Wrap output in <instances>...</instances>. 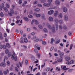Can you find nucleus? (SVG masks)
<instances>
[{
	"instance_id": "47",
	"label": "nucleus",
	"mask_w": 75,
	"mask_h": 75,
	"mask_svg": "<svg viewBox=\"0 0 75 75\" xmlns=\"http://www.w3.org/2000/svg\"><path fill=\"white\" fill-rule=\"evenodd\" d=\"M40 1L41 2V3H45L46 2V1L45 0H40Z\"/></svg>"
},
{
	"instance_id": "48",
	"label": "nucleus",
	"mask_w": 75,
	"mask_h": 75,
	"mask_svg": "<svg viewBox=\"0 0 75 75\" xmlns=\"http://www.w3.org/2000/svg\"><path fill=\"white\" fill-rule=\"evenodd\" d=\"M2 8L3 9L4 8V4L3 3H2Z\"/></svg>"
},
{
	"instance_id": "22",
	"label": "nucleus",
	"mask_w": 75,
	"mask_h": 75,
	"mask_svg": "<svg viewBox=\"0 0 75 75\" xmlns=\"http://www.w3.org/2000/svg\"><path fill=\"white\" fill-rule=\"evenodd\" d=\"M24 41L25 43H27L28 42V40H27V38H24Z\"/></svg>"
},
{
	"instance_id": "44",
	"label": "nucleus",
	"mask_w": 75,
	"mask_h": 75,
	"mask_svg": "<svg viewBox=\"0 0 75 75\" xmlns=\"http://www.w3.org/2000/svg\"><path fill=\"white\" fill-rule=\"evenodd\" d=\"M8 59L7 57L6 56L5 57L4 60V62H5V59Z\"/></svg>"
},
{
	"instance_id": "9",
	"label": "nucleus",
	"mask_w": 75,
	"mask_h": 75,
	"mask_svg": "<svg viewBox=\"0 0 75 75\" xmlns=\"http://www.w3.org/2000/svg\"><path fill=\"white\" fill-rule=\"evenodd\" d=\"M55 4L57 6H59L60 4V2L59 1L57 0L55 1Z\"/></svg>"
},
{
	"instance_id": "27",
	"label": "nucleus",
	"mask_w": 75,
	"mask_h": 75,
	"mask_svg": "<svg viewBox=\"0 0 75 75\" xmlns=\"http://www.w3.org/2000/svg\"><path fill=\"white\" fill-rule=\"evenodd\" d=\"M11 55V52H9L8 53V57H10Z\"/></svg>"
},
{
	"instance_id": "39",
	"label": "nucleus",
	"mask_w": 75,
	"mask_h": 75,
	"mask_svg": "<svg viewBox=\"0 0 75 75\" xmlns=\"http://www.w3.org/2000/svg\"><path fill=\"white\" fill-rule=\"evenodd\" d=\"M51 44H52L53 42H54V39L52 38L51 39Z\"/></svg>"
},
{
	"instance_id": "50",
	"label": "nucleus",
	"mask_w": 75,
	"mask_h": 75,
	"mask_svg": "<svg viewBox=\"0 0 75 75\" xmlns=\"http://www.w3.org/2000/svg\"><path fill=\"white\" fill-rule=\"evenodd\" d=\"M50 68L49 67H47L46 69V71H47V72H48V71H50Z\"/></svg>"
},
{
	"instance_id": "1",
	"label": "nucleus",
	"mask_w": 75,
	"mask_h": 75,
	"mask_svg": "<svg viewBox=\"0 0 75 75\" xmlns=\"http://www.w3.org/2000/svg\"><path fill=\"white\" fill-rule=\"evenodd\" d=\"M54 21L55 23L57 24H54L53 25V27L51 28V25H50V24L47 23V27H48L49 29L51 30V29L52 32H54L55 31V29L56 27V30H58V23H59V20L58 18H55L54 20Z\"/></svg>"
},
{
	"instance_id": "3",
	"label": "nucleus",
	"mask_w": 75,
	"mask_h": 75,
	"mask_svg": "<svg viewBox=\"0 0 75 75\" xmlns=\"http://www.w3.org/2000/svg\"><path fill=\"white\" fill-rule=\"evenodd\" d=\"M48 15H52L54 14V10H51L48 11L47 13Z\"/></svg>"
},
{
	"instance_id": "8",
	"label": "nucleus",
	"mask_w": 75,
	"mask_h": 75,
	"mask_svg": "<svg viewBox=\"0 0 75 75\" xmlns=\"http://www.w3.org/2000/svg\"><path fill=\"white\" fill-rule=\"evenodd\" d=\"M11 58L13 60H14V59L15 61H17V56H15V57L14 56V55H12Z\"/></svg>"
},
{
	"instance_id": "49",
	"label": "nucleus",
	"mask_w": 75,
	"mask_h": 75,
	"mask_svg": "<svg viewBox=\"0 0 75 75\" xmlns=\"http://www.w3.org/2000/svg\"><path fill=\"white\" fill-rule=\"evenodd\" d=\"M23 34V30H21L20 32V34L21 35H22V34Z\"/></svg>"
},
{
	"instance_id": "58",
	"label": "nucleus",
	"mask_w": 75,
	"mask_h": 75,
	"mask_svg": "<svg viewBox=\"0 0 75 75\" xmlns=\"http://www.w3.org/2000/svg\"><path fill=\"white\" fill-rule=\"evenodd\" d=\"M54 46H52L51 48L50 49V51H52V50L54 49Z\"/></svg>"
},
{
	"instance_id": "52",
	"label": "nucleus",
	"mask_w": 75,
	"mask_h": 75,
	"mask_svg": "<svg viewBox=\"0 0 75 75\" xmlns=\"http://www.w3.org/2000/svg\"><path fill=\"white\" fill-rule=\"evenodd\" d=\"M7 48V46L6 45H4L3 48L4 49H6V48Z\"/></svg>"
},
{
	"instance_id": "62",
	"label": "nucleus",
	"mask_w": 75,
	"mask_h": 75,
	"mask_svg": "<svg viewBox=\"0 0 75 75\" xmlns=\"http://www.w3.org/2000/svg\"><path fill=\"white\" fill-rule=\"evenodd\" d=\"M54 55L55 57H58V54L57 53H54Z\"/></svg>"
},
{
	"instance_id": "6",
	"label": "nucleus",
	"mask_w": 75,
	"mask_h": 75,
	"mask_svg": "<svg viewBox=\"0 0 75 75\" xmlns=\"http://www.w3.org/2000/svg\"><path fill=\"white\" fill-rule=\"evenodd\" d=\"M62 10H63L64 13H67V8L66 7H63L62 8Z\"/></svg>"
},
{
	"instance_id": "2",
	"label": "nucleus",
	"mask_w": 75,
	"mask_h": 75,
	"mask_svg": "<svg viewBox=\"0 0 75 75\" xmlns=\"http://www.w3.org/2000/svg\"><path fill=\"white\" fill-rule=\"evenodd\" d=\"M10 12H8V14L10 16H13V14H14V10H13V9L11 8L10 9Z\"/></svg>"
},
{
	"instance_id": "30",
	"label": "nucleus",
	"mask_w": 75,
	"mask_h": 75,
	"mask_svg": "<svg viewBox=\"0 0 75 75\" xmlns=\"http://www.w3.org/2000/svg\"><path fill=\"white\" fill-rule=\"evenodd\" d=\"M38 26L40 29H42V25H39Z\"/></svg>"
},
{
	"instance_id": "7",
	"label": "nucleus",
	"mask_w": 75,
	"mask_h": 75,
	"mask_svg": "<svg viewBox=\"0 0 75 75\" xmlns=\"http://www.w3.org/2000/svg\"><path fill=\"white\" fill-rule=\"evenodd\" d=\"M59 14V12H58V11H56L54 13V17H57Z\"/></svg>"
},
{
	"instance_id": "36",
	"label": "nucleus",
	"mask_w": 75,
	"mask_h": 75,
	"mask_svg": "<svg viewBox=\"0 0 75 75\" xmlns=\"http://www.w3.org/2000/svg\"><path fill=\"white\" fill-rule=\"evenodd\" d=\"M25 64L26 65H27L28 64V60H25Z\"/></svg>"
},
{
	"instance_id": "19",
	"label": "nucleus",
	"mask_w": 75,
	"mask_h": 75,
	"mask_svg": "<svg viewBox=\"0 0 75 75\" xmlns=\"http://www.w3.org/2000/svg\"><path fill=\"white\" fill-rule=\"evenodd\" d=\"M59 55L60 56L62 57L64 55V53L63 52H60L59 53Z\"/></svg>"
},
{
	"instance_id": "4",
	"label": "nucleus",
	"mask_w": 75,
	"mask_h": 75,
	"mask_svg": "<svg viewBox=\"0 0 75 75\" xmlns=\"http://www.w3.org/2000/svg\"><path fill=\"white\" fill-rule=\"evenodd\" d=\"M65 59L66 61H68L71 59V57L69 56H66L65 57Z\"/></svg>"
},
{
	"instance_id": "11",
	"label": "nucleus",
	"mask_w": 75,
	"mask_h": 75,
	"mask_svg": "<svg viewBox=\"0 0 75 75\" xmlns=\"http://www.w3.org/2000/svg\"><path fill=\"white\" fill-rule=\"evenodd\" d=\"M34 16H35L36 17H41V14H37L36 13H34Z\"/></svg>"
},
{
	"instance_id": "63",
	"label": "nucleus",
	"mask_w": 75,
	"mask_h": 75,
	"mask_svg": "<svg viewBox=\"0 0 75 75\" xmlns=\"http://www.w3.org/2000/svg\"><path fill=\"white\" fill-rule=\"evenodd\" d=\"M7 64L8 65H9L10 64V62H9V61H7Z\"/></svg>"
},
{
	"instance_id": "57",
	"label": "nucleus",
	"mask_w": 75,
	"mask_h": 75,
	"mask_svg": "<svg viewBox=\"0 0 75 75\" xmlns=\"http://www.w3.org/2000/svg\"><path fill=\"white\" fill-rule=\"evenodd\" d=\"M57 63H58V62L57 61H55V62H53L52 64H57Z\"/></svg>"
},
{
	"instance_id": "21",
	"label": "nucleus",
	"mask_w": 75,
	"mask_h": 75,
	"mask_svg": "<svg viewBox=\"0 0 75 75\" xmlns=\"http://www.w3.org/2000/svg\"><path fill=\"white\" fill-rule=\"evenodd\" d=\"M35 41L36 42H38V41H42V40H41L40 39H38V38H36L35 39Z\"/></svg>"
},
{
	"instance_id": "37",
	"label": "nucleus",
	"mask_w": 75,
	"mask_h": 75,
	"mask_svg": "<svg viewBox=\"0 0 75 75\" xmlns=\"http://www.w3.org/2000/svg\"><path fill=\"white\" fill-rule=\"evenodd\" d=\"M6 6L7 8H9V7H10V6H9V5H8V4H6Z\"/></svg>"
},
{
	"instance_id": "35",
	"label": "nucleus",
	"mask_w": 75,
	"mask_h": 75,
	"mask_svg": "<svg viewBox=\"0 0 75 75\" xmlns=\"http://www.w3.org/2000/svg\"><path fill=\"white\" fill-rule=\"evenodd\" d=\"M4 10L6 12H7L8 11V9H7V8L6 7L4 8Z\"/></svg>"
},
{
	"instance_id": "38",
	"label": "nucleus",
	"mask_w": 75,
	"mask_h": 75,
	"mask_svg": "<svg viewBox=\"0 0 75 75\" xmlns=\"http://www.w3.org/2000/svg\"><path fill=\"white\" fill-rule=\"evenodd\" d=\"M41 17L42 19H44V18H45V15L44 14H42Z\"/></svg>"
},
{
	"instance_id": "12",
	"label": "nucleus",
	"mask_w": 75,
	"mask_h": 75,
	"mask_svg": "<svg viewBox=\"0 0 75 75\" xmlns=\"http://www.w3.org/2000/svg\"><path fill=\"white\" fill-rule=\"evenodd\" d=\"M6 65L5 62H2L0 64V66L1 67H5Z\"/></svg>"
},
{
	"instance_id": "18",
	"label": "nucleus",
	"mask_w": 75,
	"mask_h": 75,
	"mask_svg": "<svg viewBox=\"0 0 75 75\" xmlns=\"http://www.w3.org/2000/svg\"><path fill=\"white\" fill-rule=\"evenodd\" d=\"M59 23L60 24H63V20L62 19L59 20Z\"/></svg>"
},
{
	"instance_id": "15",
	"label": "nucleus",
	"mask_w": 75,
	"mask_h": 75,
	"mask_svg": "<svg viewBox=\"0 0 75 75\" xmlns=\"http://www.w3.org/2000/svg\"><path fill=\"white\" fill-rule=\"evenodd\" d=\"M57 60L59 62H61L62 61V59L61 58H58L57 59Z\"/></svg>"
},
{
	"instance_id": "26",
	"label": "nucleus",
	"mask_w": 75,
	"mask_h": 75,
	"mask_svg": "<svg viewBox=\"0 0 75 75\" xmlns=\"http://www.w3.org/2000/svg\"><path fill=\"white\" fill-rule=\"evenodd\" d=\"M42 44H43L44 45H46V44H47V43L45 41H42Z\"/></svg>"
},
{
	"instance_id": "29",
	"label": "nucleus",
	"mask_w": 75,
	"mask_h": 75,
	"mask_svg": "<svg viewBox=\"0 0 75 75\" xmlns=\"http://www.w3.org/2000/svg\"><path fill=\"white\" fill-rule=\"evenodd\" d=\"M23 18L24 19V20H25V21H28V18H27V17H24Z\"/></svg>"
},
{
	"instance_id": "60",
	"label": "nucleus",
	"mask_w": 75,
	"mask_h": 75,
	"mask_svg": "<svg viewBox=\"0 0 75 75\" xmlns=\"http://www.w3.org/2000/svg\"><path fill=\"white\" fill-rule=\"evenodd\" d=\"M12 8H13V9H14V8H15V5H13L12 6Z\"/></svg>"
},
{
	"instance_id": "28",
	"label": "nucleus",
	"mask_w": 75,
	"mask_h": 75,
	"mask_svg": "<svg viewBox=\"0 0 75 75\" xmlns=\"http://www.w3.org/2000/svg\"><path fill=\"white\" fill-rule=\"evenodd\" d=\"M70 64H73L74 63V61L73 60H71L70 62Z\"/></svg>"
},
{
	"instance_id": "43",
	"label": "nucleus",
	"mask_w": 75,
	"mask_h": 75,
	"mask_svg": "<svg viewBox=\"0 0 75 75\" xmlns=\"http://www.w3.org/2000/svg\"><path fill=\"white\" fill-rule=\"evenodd\" d=\"M29 18H33V16L31 15H29L28 16Z\"/></svg>"
},
{
	"instance_id": "16",
	"label": "nucleus",
	"mask_w": 75,
	"mask_h": 75,
	"mask_svg": "<svg viewBox=\"0 0 75 75\" xmlns=\"http://www.w3.org/2000/svg\"><path fill=\"white\" fill-rule=\"evenodd\" d=\"M59 41L60 40L57 39H55L54 40V42H56V44H58L59 42Z\"/></svg>"
},
{
	"instance_id": "10",
	"label": "nucleus",
	"mask_w": 75,
	"mask_h": 75,
	"mask_svg": "<svg viewBox=\"0 0 75 75\" xmlns=\"http://www.w3.org/2000/svg\"><path fill=\"white\" fill-rule=\"evenodd\" d=\"M48 19L49 21H50V22L53 21V20H54L53 17H52V16L49 17Z\"/></svg>"
},
{
	"instance_id": "45",
	"label": "nucleus",
	"mask_w": 75,
	"mask_h": 75,
	"mask_svg": "<svg viewBox=\"0 0 75 75\" xmlns=\"http://www.w3.org/2000/svg\"><path fill=\"white\" fill-rule=\"evenodd\" d=\"M3 48V46L2 45H0V50Z\"/></svg>"
},
{
	"instance_id": "25",
	"label": "nucleus",
	"mask_w": 75,
	"mask_h": 75,
	"mask_svg": "<svg viewBox=\"0 0 75 75\" xmlns=\"http://www.w3.org/2000/svg\"><path fill=\"white\" fill-rule=\"evenodd\" d=\"M59 30H62V25H60L59 26Z\"/></svg>"
},
{
	"instance_id": "20",
	"label": "nucleus",
	"mask_w": 75,
	"mask_h": 75,
	"mask_svg": "<svg viewBox=\"0 0 75 75\" xmlns=\"http://www.w3.org/2000/svg\"><path fill=\"white\" fill-rule=\"evenodd\" d=\"M66 67H67V66H61V68H63V69L64 71H65V69H66Z\"/></svg>"
},
{
	"instance_id": "24",
	"label": "nucleus",
	"mask_w": 75,
	"mask_h": 75,
	"mask_svg": "<svg viewBox=\"0 0 75 75\" xmlns=\"http://www.w3.org/2000/svg\"><path fill=\"white\" fill-rule=\"evenodd\" d=\"M40 10V9L39 8H36L34 10V11H36V12H38Z\"/></svg>"
},
{
	"instance_id": "46",
	"label": "nucleus",
	"mask_w": 75,
	"mask_h": 75,
	"mask_svg": "<svg viewBox=\"0 0 75 75\" xmlns=\"http://www.w3.org/2000/svg\"><path fill=\"white\" fill-rule=\"evenodd\" d=\"M22 3V1L21 0H19V1L18 3L19 4H21Z\"/></svg>"
},
{
	"instance_id": "55",
	"label": "nucleus",
	"mask_w": 75,
	"mask_h": 75,
	"mask_svg": "<svg viewBox=\"0 0 75 75\" xmlns=\"http://www.w3.org/2000/svg\"><path fill=\"white\" fill-rule=\"evenodd\" d=\"M5 52L6 54H7L8 52V49L6 50L5 51Z\"/></svg>"
},
{
	"instance_id": "23",
	"label": "nucleus",
	"mask_w": 75,
	"mask_h": 75,
	"mask_svg": "<svg viewBox=\"0 0 75 75\" xmlns=\"http://www.w3.org/2000/svg\"><path fill=\"white\" fill-rule=\"evenodd\" d=\"M34 22H35V24H39V22L37 20H35Z\"/></svg>"
},
{
	"instance_id": "31",
	"label": "nucleus",
	"mask_w": 75,
	"mask_h": 75,
	"mask_svg": "<svg viewBox=\"0 0 75 75\" xmlns=\"http://www.w3.org/2000/svg\"><path fill=\"white\" fill-rule=\"evenodd\" d=\"M51 4V3H48L47 4V7H48L50 6V5Z\"/></svg>"
},
{
	"instance_id": "34",
	"label": "nucleus",
	"mask_w": 75,
	"mask_h": 75,
	"mask_svg": "<svg viewBox=\"0 0 75 75\" xmlns=\"http://www.w3.org/2000/svg\"><path fill=\"white\" fill-rule=\"evenodd\" d=\"M0 16L1 17H4V14L3 12H1L0 13Z\"/></svg>"
},
{
	"instance_id": "42",
	"label": "nucleus",
	"mask_w": 75,
	"mask_h": 75,
	"mask_svg": "<svg viewBox=\"0 0 75 75\" xmlns=\"http://www.w3.org/2000/svg\"><path fill=\"white\" fill-rule=\"evenodd\" d=\"M38 47V44H36L35 45V48L36 49L37 47Z\"/></svg>"
},
{
	"instance_id": "13",
	"label": "nucleus",
	"mask_w": 75,
	"mask_h": 75,
	"mask_svg": "<svg viewBox=\"0 0 75 75\" xmlns=\"http://www.w3.org/2000/svg\"><path fill=\"white\" fill-rule=\"evenodd\" d=\"M19 65H20L21 67H22V65L20 62H19L17 64V66L18 68H19Z\"/></svg>"
},
{
	"instance_id": "54",
	"label": "nucleus",
	"mask_w": 75,
	"mask_h": 75,
	"mask_svg": "<svg viewBox=\"0 0 75 75\" xmlns=\"http://www.w3.org/2000/svg\"><path fill=\"white\" fill-rule=\"evenodd\" d=\"M52 1V0H48L47 2L48 3H51Z\"/></svg>"
},
{
	"instance_id": "61",
	"label": "nucleus",
	"mask_w": 75,
	"mask_h": 75,
	"mask_svg": "<svg viewBox=\"0 0 75 75\" xmlns=\"http://www.w3.org/2000/svg\"><path fill=\"white\" fill-rule=\"evenodd\" d=\"M63 28H64V30L67 29V26H66V25H65L64 26Z\"/></svg>"
},
{
	"instance_id": "64",
	"label": "nucleus",
	"mask_w": 75,
	"mask_h": 75,
	"mask_svg": "<svg viewBox=\"0 0 75 75\" xmlns=\"http://www.w3.org/2000/svg\"><path fill=\"white\" fill-rule=\"evenodd\" d=\"M0 75H3V72H2V71H0Z\"/></svg>"
},
{
	"instance_id": "17",
	"label": "nucleus",
	"mask_w": 75,
	"mask_h": 75,
	"mask_svg": "<svg viewBox=\"0 0 75 75\" xmlns=\"http://www.w3.org/2000/svg\"><path fill=\"white\" fill-rule=\"evenodd\" d=\"M21 43H24V41H23V37H21L20 38V41Z\"/></svg>"
},
{
	"instance_id": "33",
	"label": "nucleus",
	"mask_w": 75,
	"mask_h": 75,
	"mask_svg": "<svg viewBox=\"0 0 75 75\" xmlns=\"http://www.w3.org/2000/svg\"><path fill=\"white\" fill-rule=\"evenodd\" d=\"M72 47H73V44H72L70 46L69 50H71L72 48Z\"/></svg>"
},
{
	"instance_id": "59",
	"label": "nucleus",
	"mask_w": 75,
	"mask_h": 75,
	"mask_svg": "<svg viewBox=\"0 0 75 75\" xmlns=\"http://www.w3.org/2000/svg\"><path fill=\"white\" fill-rule=\"evenodd\" d=\"M66 64L67 65H71L70 62L69 61L67 62Z\"/></svg>"
},
{
	"instance_id": "56",
	"label": "nucleus",
	"mask_w": 75,
	"mask_h": 75,
	"mask_svg": "<svg viewBox=\"0 0 75 75\" xmlns=\"http://www.w3.org/2000/svg\"><path fill=\"white\" fill-rule=\"evenodd\" d=\"M15 69L16 71H17V72H18V69L17 67H15Z\"/></svg>"
},
{
	"instance_id": "40",
	"label": "nucleus",
	"mask_w": 75,
	"mask_h": 75,
	"mask_svg": "<svg viewBox=\"0 0 75 75\" xmlns=\"http://www.w3.org/2000/svg\"><path fill=\"white\" fill-rule=\"evenodd\" d=\"M73 71V69H69L68 70V72H71Z\"/></svg>"
},
{
	"instance_id": "41",
	"label": "nucleus",
	"mask_w": 75,
	"mask_h": 75,
	"mask_svg": "<svg viewBox=\"0 0 75 75\" xmlns=\"http://www.w3.org/2000/svg\"><path fill=\"white\" fill-rule=\"evenodd\" d=\"M43 30L45 33H47V32H48V30L46 28H44Z\"/></svg>"
},
{
	"instance_id": "53",
	"label": "nucleus",
	"mask_w": 75,
	"mask_h": 75,
	"mask_svg": "<svg viewBox=\"0 0 75 75\" xmlns=\"http://www.w3.org/2000/svg\"><path fill=\"white\" fill-rule=\"evenodd\" d=\"M68 34L69 36H71L72 35V33L71 32H69L68 33Z\"/></svg>"
},
{
	"instance_id": "51",
	"label": "nucleus",
	"mask_w": 75,
	"mask_h": 75,
	"mask_svg": "<svg viewBox=\"0 0 75 75\" xmlns=\"http://www.w3.org/2000/svg\"><path fill=\"white\" fill-rule=\"evenodd\" d=\"M34 51H35V52H36V53H37V52H38V50L37 49H35L34 50Z\"/></svg>"
},
{
	"instance_id": "14",
	"label": "nucleus",
	"mask_w": 75,
	"mask_h": 75,
	"mask_svg": "<svg viewBox=\"0 0 75 75\" xmlns=\"http://www.w3.org/2000/svg\"><path fill=\"white\" fill-rule=\"evenodd\" d=\"M58 17L59 18H61L63 17V16L62 15V14L59 13L58 15Z\"/></svg>"
},
{
	"instance_id": "32",
	"label": "nucleus",
	"mask_w": 75,
	"mask_h": 75,
	"mask_svg": "<svg viewBox=\"0 0 75 75\" xmlns=\"http://www.w3.org/2000/svg\"><path fill=\"white\" fill-rule=\"evenodd\" d=\"M6 45L8 48H10L11 46H10V44L8 43H6Z\"/></svg>"
},
{
	"instance_id": "5",
	"label": "nucleus",
	"mask_w": 75,
	"mask_h": 75,
	"mask_svg": "<svg viewBox=\"0 0 75 75\" xmlns=\"http://www.w3.org/2000/svg\"><path fill=\"white\" fill-rule=\"evenodd\" d=\"M64 21H67L68 20V17L67 15H65L64 17Z\"/></svg>"
}]
</instances>
